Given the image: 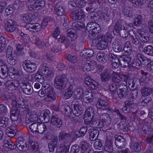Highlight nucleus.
<instances>
[{
  "label": "nucleus",
  "mask_w": 153,
  "mask_h": 153,
  "mask_svg": "<svg viewBox=\"0 0 153 153\" xmlns=\"http://www.w3.org/2000/svg\"><path fill=\"white\" fill-rule=\"evenodd\" d=\"M68 82L70 83L69 86L72 85L73 88L75 84L74 80L72 77H69L67 78L66 75L64 74L58 75L54 79V86L57 89L62 90L65 88Z\"/></svg>",
  "instance_id": "f257e3e1"
},
{
  "label": "nucleus",
  "mask_w": 153,
  "mask_h": 153,
  "mask_svg": "<svg viewBox=\"0 0 153 153\" xmlns=\"http://www.w3.org/2000/svg\"><path fill=\"white\" fill-rule=\"evenodd\" d=\"M16 145L10 140H5L4 141V146L9 149L13 150L16 147L20 151H25L28 149V144L24 138L19 137L16 141Z\"/></svg>",
  "instance_id": "f03ea898"
},
{
  "label": "nucleus",
  "mask_w": 153,
  "mask_h": 153,
  "mask_svg": "<svg viewBox=\"0 0 153 153\" xmlns=\"http://www.w3.org/2000/svg\"><path fill=\"white\" fill-rule=\"evenodd\" d=\"M21 17L25 23H27L25 26L27 30L32 32H36L40 30L41 25L38 23H31L33 19L28 14H21Z\"/></svg>",
  "instance_id": "7ed1b4c3"
},
{
  "label": "nucleus",
  "mask_w": 153,
  "mask_h": 153,
  "mask_svg": "<svg viewBox=\"0 0 153 153\" xmlns=\"http://www.w3.org/2000/svg\"><path fill=\"white\" fill-rule=\"evenodd\" d=\"M10 98L12 100L11 104L13 105V109L19 108H21L27 109L28 107V103L27 100L24 99L22 96H20L16 97L14 95L11 96Z\"/></svg>",
  "instance_id": "20e7f679"
},
{
  "label": "nucleus",
  "mask_w": 153,
  "mask_h": 153,
  "mask_svg": "<svg viewBox=\"0 0 153 153\" xmlns=\"http://www.w3.org/2000/svg\"><path fill=\"white\" fill-rule=\"evenodd\" d=\"M121 21L118 19L116 22L114 26L113 32L115 35H119L123 38H126L128 35V31L124 25L121 24Z\"/></svg>",
  "instance_id": "39448f33"
},
{
  "label": "nucleus",
  "mask_w": 153,
  "mask_h": 153,
  "mask_svg": "<svg viewBox=\"0 0 153 153\" xmlns=\"http://www.w3.org/2000/svg\"><path fill=\"white\" fill-rule=\"evenodd\" d=\"M41 74L47 76H53V71L49 69L48 68H39V70L35 76V79L36 81L41 84L43 83L45 81L44 78Z\"/></svg>",
  "instance_id": "423d86ee"
},
{
  "label": "nucleus",
  "mask_w": 153,
  "mask_h": 153,
  "mask_svg": "<svg viewBox=\"0 0 153 153\" xmlns=\"http://www.w3.org/2000/svg\"><path fill=\"white\" fill-rule=\"evenodd\" d=\"M101 109H98L97 112L100 116V120L97 125L100 128L103 127L105 125H108L111 123V119L110 116L107 113H101Z\"/></svg>",
  "instance_id": "0eeeda50"
},
{
  "label": "nucleus",
  "mask_w": 153,
  "mask_h": 153,
  "mask_svg": "<svg viewBox=\"0 0 153 153\" xmlns=\"http://www.w3.org/2000/svg\"><path fill=\"white\" fill-rule=\"evenodd\" d=\"M86 30L89 33L94 37L100 33L101 31L100 25L95 22H90L88 23L86 25Z\"/></svg>",
  "instance_id": "6e6552de"
},
{
  "label": "nucleus",
  "mask_w": 153,
  "mask_h": 153,
  "mask_svg": "<svg viewBox=\"0 0 153 153\" xmlns=\"http://www.w3.org/2000/svg\"><path fill=\"white\" fill-rule=\"evenodd\" d=\"M88 108L85 111L84 117L85 122L86 124H96L97 122L94 119L93 110L92 108Z\"/></svg>",
  "instance_id": "1a4fd4ad"
},
{
  "label": "nucleus",
  "mask_w": 153,
  "mask_h": 153,
  "mask_svg": "<svg viewBox=\"0 0 153 153\" xmlns=\"http://www.w3.org/2000/svg\"><path fill=\"white\" fill-rule=\"evenodd\" d=\"M72 19L76 20H81L85 16L83 10L81 8L74 10L70 15Z\"/></svg>",
  "instance_id": "9d476101"
},
{
  "label": "nucleus",
  "mask_w": 153,
  "mask_h": 153,
  "mask_svg": "<svg viewBox=\"0 0 153 153\" xmlns=\"http://www.w3.org/2000/svg\"><path fill=\"white\" fill-rule=\"evenodd\" d=\"M71 137L70 134L67 133L63 131H61L59 135V140H62L67 146H69L70 145V140Z\"/></svg>",
  "instance_id": "9b49d317"
},
{
  "label": "nucleus",
  "mask_w": 153,
  "mask_h": 153,
  "mask_svg": "<svg viewBox=\"0 0 153 153\" xmlns=\"http://www.w3.org/2000/svg\"><path fill=\"white\" fill-rule=\"evenodd\" d=\"M96 106L98 109H102L108 111H111L112 108V107L108 104L106 101L101 98L98 99Z\"/></svg>",
  "instance_id": "f8f14e48"
},
{
  "label": "nucleus",
  "mask_w": 153,
  "mask_h": 153,
  "mask_svg": "<svg viewBox=\"0 0 153 153\" xmlns=\"http://www.w3.org/2000/svg\"><path fill=\"white\" fill-rule=\"evenodd\" d=\"M5 24V28L6 31L12 33L16 29L15 25V22L11 19H5L4 20Z\"/></svg>",
  "instance_id": "ddd939ff"
},
{
  "label": "nucleus",
  "mask_w": 153,
  "mask_h": 153,
  "mask_svg": "<svg viewBox=\"0 0 153 153\" xmlns=\"http://www.w3.org/2000/svg\"><path fill=\"white\" fill-rule=\"evenodd\" d=\"M63 121L57 115L53 113L50 120V123L57 128H60L62 125Z\"/></svg>",
  "instance_id": "4468645a"
},
{
  "label": "nucleus",
  "mask_w": 153,
  "mask_h": 153,
  "mask_svg": "<svg viewBox=\"0 0 153 153\" xmlns=\"http://www.w3.org/2000/svg\"><path fill=\"white\" fill-rule=\"evenodd\" d=\"M4 85L9 90H16L19 85V82L18 81L7 79Z\"/></svg>",
  "instance_id": "2eb2a0df"
},
{
  "label": "nucleus",
  "mask_w": 153,
  "mask_h": 153,
  "mask_svg": "<svg viewBox=\"0 0 153 153\" xmlns=\"http://www.w3.org/2000/svg\"><path fill=\"white\" fill-rule=\"evenodd\" d=\"M71 105L73 106L72 110L73 114L76 117L80 116L82 113V109L81 108L79 102L78 101H76L75 102H72Z\"/></svg>",
  "instance_id": "dca6fc26"
},
{
  "label": "nucleus",
  "mask_w": 153,
  "mask_h": 153,
  "mask_svg": "<svg viewBox=\"0 0 153 153\" xmlns=\"http://www.w3.org/2000/svg\"><path fill=\"white\" fill-rule=\"evenodd\" d=\"M56 94L53 91L52 89H49L47 91L46 97L45 98V100L46 102H53L56 99Z\"/></svg>",
  "instance_id": "f3484780"
},
{
  "label": "nucleus",
  "mask_w": 153,
  "mask_h": 153,
  "mask_svg": "<svg viewBox=\"0 0 153 153\" xmlns=\"http://www.w3.org/2000/svg\"><path fill=\"white\" fill-rule=\"evenodd\" d=\"M97 3L101 4L99 3V0H90L89 5L86 8V10L88 12H93L95 11L98 7Z\"/></svg>",
  "instance_id": "a211bd4d"
},
{
  "label": "nucleus",
  "mask_w": 153,
  "mask_h": 153,
  "mask_svg": "<svg viewBox=\"0 0 153 153\" xmlns=\"http://www.w3.org/2000/svg\"><path fill=\"white\" fill-rule=\"evenodd\" d=\"M115 144L118 148H122L125 146L126 142L125 139L120 136H115Z\"/></svg>",
  "instance_id": "6ab92c4d"
},
{
  "label": "nucleus",
  "mask_w": 153,
  "mask_h": 153,
  "mask_svg": "<svg viewBox=\"0 0 153 153\" xmlns=\"http://www.w3.org/2000/svg\"><path fill=\"white\" fill-rule=\"evenodd\" d=\"M22 89L23 92L26 95H30L33 92V88L28 82L24 83L23 85L22 86Z\"/></svg>",
  "instance_id": "aec40b11"
},
{
  "label": "nucleus",
  "mask_w": 153,
  "mask_h": 153,
  "mask_svg": "<svg viewBox=\"0 0 153 153\" xmlns=\"http://www.w3.org/2000/svg\"><path fill=\"white\" fill-rule=\"evenodd\" d=\"M5 132L6 135L8 137H13L15 136L17 132V128L13 125H11L7 128L5 130Z\"/></svg>",
  "instance_id": "412c9836"
},
{
  "label": "nucleus",
  "mask_w": 153,
  "mask_h": 153,
  "mask_svg": "<svg viewBox=\"0 0 153 153\" xmlns=\"http://www.w3.org/2000/svg\"><path fill=\"white\" fill-rule=\"evenodd\" d=\"M119 97L121 99L126 97L129 94V90L127 86L125 85L123 88L117 91Z\"/></svg>",
  "instance_id": "4be33fe9"
},
{
  "label": "nucleus",
  "mask_w": 153,
  "mask_h": 153,
  "mask_svg": "<svg viewBox=\"0 0 153 153\" xmlns=\"http://www.w3.org/2000/svg\"><path fill=\"white\" fill-rule=\"evenodd\" d=\"M30 3L34 2L37 10H40L43 8L45 5L44 0H26Z\"/></svg>",
  "instance_id": "5701e85b"
},
{
  "label": "nucleus",
  "mask_w": 153,
  "mask_h": 153,
  "mask_svg": "<svg viewBox=\"0 0 153 153\" xmlns=\"http://www.w3.org/2000/svg\"><path fill=\"white\" fill-rule=\"evenodd\" d=\"M20 110L18 108H14L13 109L12 108V110L10 112V118L12 121H17L18 119L19 114Z\"/></svg>",
  "instance_id": "b1692460"
},
{
  "label": "nucleus",
  "mask_w": 153,
  "mask_h": 153,
  "mask_svg": "<svg viewBox=\"0 0 153 153\" xmlns=\"http://www.w3.org/2000/svg\"><path fill=\"white\" fill-rule=\"evenodd\" d=\"M89 138L91 141H95L97 138L99 134L98 130L94 129H90L88 131Z\"/></svg>",
  "instance_id": "393cba45"
},
{
  "label": "nucleus",
  "mask_w": 153,
  "mask_h": 153,
  "mask_svg": "<svg viewBox=\"0 0 153 153\" xmlns=\"http://www.w3.org/2000/svg\"><path fill=\"white\" fill-rule=\"evenodd\" d=\"M51 116L50 111L47 109L44 111L43 116H40L39 119L41 121H44V123H47L50 121Z\"/></svg>",
  "instance_id": "a878e982"
},
{
  "label": "nucleus",
  "mask_w": 153,
  "mask_h": 153,
  "mask_svg": "<svg viewBox=\"0 0 153 153\" xmlns=\"http://www.w3.org/2000/svg\"><path fill=\"white\" fill-rule=\"evenodd\" d=\"M84 89L82 88H76L73 92L74 99H79L82 98L84 96Z\"/></svg>",
  "instance_id": "bb28decb"
},
{
  "label": "nucleus",
  "mask_w": 153,
  "mask_h": 153,
  "mask_svg": "<svg viewBox=\"0 0 153 153\" xmlns=\"http://www.w3.org/2000/svg\"><path fill=\"white\" fill-rule=\"evenodd\" d=\"M38 128H37V132H36V134H37L38 135L39 134H45V132L48 130L47 126L44 124L39 123V124H38Z\"/></svg>",
  "instance_id": "cd10ccee"
},
{
  "label": "nucleus",
  "mask_w": 153,
  "mask_h": 153,
  "mask_svg": "<svg viewBox=\"0 0 153 153\" xmlns=\"http://www.w3.org/2000/svg\"><path fill=\"white\" fill-rule=\"evenodd\" d=\"M80 55L86 59L91 57L94 55V52L91 49H87L82 50L80 53Z\"/></svg>",
  "instance_id": "c85d7f7f"
},
{
  "label": "nucleus",
  "mask_w": 153,
  "mask_h": 153,
  "mask_svg": "<svg viewBox=\"0 0 153 153\" xmlns=\"http://www.w3.org/2000/svg\"><path fill=\"white\" fill-rule=\"evenodd\" d=\"M72 39H69L68 38H66L64 36H60L58 38V41L61 43H63L66 48L69 47L72 44Z\"/></svg>",
  "instance_id": "c756f323"
},
{
  "label": "nucleus",
  "mask_w": 153,
  "mask_h": 153,
  "mask_svg": "<svg viewBox=\"0 0 153 153\" xmlns=\"http://www.w3.org/2000/svg\"><path fill=\"white\" fill-rule=\"evenodd\" d=\"M125 105H126L130 109V111L132 112L137 111V105L136 103H134V101L131 100H128L125 102Z\"/></svg>",
  "instance_id": "7c9ffc66"
},
{
  "label": "nucleus",
  "mask_w": 153,
  "mask_h": 153,
  "mask_svg": "<svg viewBox=\"0 0 153 153\" xmlns=\"http://www.w3.org/2000/svg\"><path fill=\"white\" fill-rule=\"evenodd\" d=\"M129 34L131 37L132 43L136 45L139 44V40L137 38L135 32L133 30H130L128 31Z\"/></svg>",
  "instance_id": "2f4dec72"
},
{
  "label": "nucleus",
  "mask_w": 153,
  "mask_h": 153,
  "mask_svg": "<svg viewBox=\"0 0 153 153\" xmlns=\"http://www.w3.org/2000/svg\"><path fill=\"white\" fill-rule=\"evenodd\" d=\"M58 138L55 136L52 141L49 144L48 147L49 151L51 152H53L57 146L58 144Z\"/></svg>",
  "instance_id": "473e14b6"
},
{
  "label": "nucleus",
  "mask_w": 153,
  "mask_h": 153,
  "mask_svg": "<svg viewBox=\"0 0 153 153\" xmlns=\"http://www.w3.org/2000/svg\"><path fill=\"white\" fill-rule=\"evenodd\" d=\"M121 10L125 16H127L128 17H130L132 16V13L130 11V8L127 4H125L122 6Z\"/></svg>",
  "instance_id": "72a5a7b5"
},
{
  "label": "nucleus",
  "mask_w": 153,
  "mask_h": 153,
  "mask_svg": "<svg viewBox=\"0 0 153 153\" xmlns=\"http://www.w3.org/2000/svg\"><path fill=\"white\" fill-rule=\"evenodd\" d=\"M28 148L29 147L33 151L36 152L38 150L39 146L38 143L36 141L30 140L28 142Z\"/></svg>",
  "instance_id": "f704fd0d"
},
{
  "label": "nucleus",
  "mask_w": 153,
  "mask_h": 153,
  "mask_svg": "<svg viewBox=\"0 0 153 153\" xmlns=\"http://www.w3.org/2000/svg\"><path fill=\"white\" fill-rule=\"evenodd\" d=\"M117 127L120 130V131L123 132L122 133H126L128 130L127 124L126 122L121 121L117 125Z\"/></svg>",
  "instance_id": "c9c22d12"
},
{
  "label": "nucleus",
  "mask_w": 153,
  "mask_h": 153,
  "mask_svg": "<svg viewBox=\"0 0 153 153\" xmlns=\"http://www.w3.org/2000/svg\"><path fill=\"white\" fill-rule=\"evenodd\" d=\"M72 27L74 28L73 29L79 30L81 28H84L85 27V25L82 22L76 21L72 23Z\"/></svg>",
  "instance_id": "e433bc0d"
},
{
  "label": "nucleus",
  "mask_w": 153,
  "mask_h": 153,
  "mask_svg": "<svg viewBox=\"0 0 153 153\" xmlns=\"http://www.w3.org/2000/svg\"><path fill=\"white\" fill-rule=\"evenodd\" d=\"M113 75L112 76V80L114 82L118 83L123 80V76L117 72L113 71Z\"/></svg>",
  "instance_id": "4c0bfd02"
},
{
  "label": "nucleus",
  "mask_w": 153,
  "mask_h": 153,
  "mask_svg": "<svg viewBox=\"0 0 153 153\" xmlns=\"http://www.w3.org/2000/svg\"><path fill=\"white\" fill-rule=\"evenodd\" d=\"M99 42H98L97 45V49L100 50H102L106 49L108 46V43L105 41L103 39L99 40L100 38H98Z\"/></svg>",
  "instance_id": "58836bf2"
},
{
  "label": "nucleus",
  "mask_w": 153,
  "mask_h": 153,
  "mask_svg": "<svg viewBox=\"0 0 153 153\" xmlns=\"http://www.w3.org/2000/svg\"><path fill=\"white\" fill-rule=\"evenodd\" d=\"M68 37L72 39V40L74 41L76 38V32L75 29H68L67 30Z\"/></svg>",
  "instance_id": "ea45409f"
},
{
  "label": "nucleus",
  "mask_w": 153,
  "mask_h": 153,
  "mask_svg": "<svg viewBox=\"0 0 153 153\" xmlns=\"http://www.w3.org/2000/svg\"><path fill=\"white\" fill-rule=\"evenodd\" d=\"M153 91L152 89L150 87H144L142 89L141 92L142 96H146L151 94Z\"/></svg>",
  "instance_id": "a19ab883"
},
{
  "label": "nucleus",
  "mask_w": 153,
  "mask_h": 153,
  "mask_svg": "<svg viewBox=\"0 0 153 153\" xmlns=\"http://www.w3.org/2000/svg\"><path fill=\"white\" fill-rule=\"evenodd\" d=\"M100 76L101 81L102 82H107L110 80L111 79V73L107 71L104 73H102Z\"/></svg>",
  "instance_id": "79ce46f5"
},
{
  "label": "nucleus",
  "mask_w": 153,
  "mask_h": 153,
  "mask_svg": "<svg viewBox=\"0 0 153 153\" xmlns=\"http://www.w3.org/2000/svg\"><path fill=\"white\" fill-rule=\"evenodd\" d=\"M104 150L105 151L109 153H111L113 151L112 143L111 141H108L105 143Z\"/></svg>",
  "instance_id": "37998d69"
},
{
  "label": "nucleus",
  "mask_w": 153,
  "mask_h": 153,
  "mask_svg": "<svg viewBox=\"0 0 153 153\" xmlns=\"http://www.w3.org/2000/svg\"><path fill=\"white\" fill-rule=\"evenodd\" d=\"M9 119L7 117H0V127L5 128L9 126Z\"/></svg>",
  "instance_id": "c03bdc74"
},
{
  "label": "nucleus",
  "mask_w": 153,
  "mask_h": 153,
  "mask_svg": "<svg viewBox=\"0 0 153 153\" xmlns=\"http://www.w3.org/2000/svg\"><path fill=\"white\" fill-rule=\"evenodd\" d=\"M143 51L146 55L153 56V47L151 45H149L144 48Z\"/></svg>",
  "instance_id": "a18cd8bd"
},
{
  "label": "nucleus",
  "mask_w": 153,
  "mask_h": 153,
  "mask_svg": "<svg viewBox=\"0 0 153 153\" xmlns=\"http://www.w3.org/2000/svg\"><path fill=\"white\" fill-rule=\"evenodd\" d=\"M106 56L105 55L104 53L103 52H100L97 53V58L98 61L102 63H105L106 62Z\"/></svg>",
  "instance_id": "49530a36"
},
{
  "label": "nucleus",
  "mask_w": 153,
  "mask_h": 153,
  "mask_svg": "<svg viewBox=\"0 0 153 153\" xmlns=\"http://www.w3.org/2000/svg\"><path fill=\"white\" fill-rule=\"evenodd\" d=\"M8 108L7 105L3 104H0V115L5 116L8 113Z\"/></svg>",
  "instance_id": "de8ad7c7"
},
{
  "label": "nucleus",
  "mask_w": 153,
  "mask_h": 153,
  "mask_svg": "<svg viewBox=\"0 0 153 153\" xmlns=\"http://www.w3.org/2000/svg\"><path fill=\"white\" fill-rule=\"evenodd\" d=\"M72 86H69V87L65 90L64 96L66 99H68L72 97L73 92L72 91Z\"/></svg>",
  "instance_id": "09e8293b"
},
{
  "label": "nucleus",
  "mask_w": 153,
  "mask_h": 153,
  "mask_svg": "<svg viewBox=\"0 0 153 153\" xmlns=\"http://www.w3.org/2000/svg\"><path fill=\"white\" fill-rule=\"evenodd\" d=\"M134 80L133 79H130L128 82V88L131 90L134 89H138V87L137 86V85H136Z\"/></svg>",
  "instance_id": "8fccbe9b"
},
{
  "label": "nucleus",
  "mask_w": 153,
  "mask_h": 153,
  "mask_svg": "<svg viewBox=\"0 0 153 153\" xmlns=\"http://www.w3.org/2000/svg\"><path fill=\"white\" fill-rule=\"evenodd\" d=\"M113 38L111 31H108L105 33L103 39L108 43L111 42Z\"/></svg>",
  "instance_id": "3c124183"
},
{
  "label": "nucleus",
  "mask_w": 153,
  "mask_h": 153,
  "mask_svg": "<svg viewBox=\"0 0 153 153\" xmlns=\"http://www.w3.org/2000/svg\"><path fill=\"white\" fill-rule=\"evenodd\" d=\"M81 144V153H88V152L91 149L88 147L85 143L82 142Z\"/></svg>",
  "instance_id": "603ef678"
},
{
  "label": "nucleus",
  "mask_w": 153,
  "mask_h": 153,
  "mask_svg": "<svg viewBox=\"0 0 153 153\" xmlns=\"http://www.w3.org/2000/svg\"><path fill=\"white\" fill-rule=\"evenodd\" d=\"M137 90L135 89L131 90V91L129 96V99L130 100H129L133 101L137 98L138 94Z\"/></svg>",
  "instance_id": "864d4df0"
},
{
  "label": "nucleus",
  "mask_w": 153,
  "mask_h": 153,
  "mask_svg": "<svg viewBox=\"0 0 153 153\" xmlns=\"http://www.w3.org/2000/svg\"><path fill=\"white\" fill-rule=\"evenodd\" d=\"M38 124H39V122H35L29 126L30 130L33 134H36L37 128H38Z\"/></svg>",
  "instance_id": "5fc2aeb1"
},
{
  "label": "nucleus",
  "mask_w": 153,
  "mask_h": 153,
  "mask_svg": "<svg viewBox=\"0 0 153 153\" xmlns=\"http://www.w3.org/2000/svg\"><path fill=\"white\" fill-rule=\"evenodd\" d=\"M55 10L56 14L59 16H62L63 15L64 12V8L62 6H59L57 7L56 6Z\"/></svg>",
  "instance_id": "6e6d98bb"
},
{
  "label": "nucleus",
  "mask_w": 153,
  "mask_h": 153,
  "mask_svg": "<svg viewBox=\"0 0 153 153\" xmlns=\"http://www.w3.org/2000/svg\"><path fill=\"white\" fill-rule=\"evenodd\" d=\"M129 56L125 54L120 56V57L123 59L122 60L123 62H125L127 63V65H124V67H129V63L131 60V58L129 57Z\"/></svg>",
  "instance_id": "4d7b16f0"
},
{
  "label": "nucleus",
  "mask_w": 153,
  "mask_h": 153,
  "mask_svg": "<svg viewBox=\"0 0 153 153\" xmlns=\"http://www.w3.org/2000/svg\"><path fill=\"white\" fill-rule=\"evenodd\" d=\"M83 67H88L89 66L96 67L97 66V63L93 61L87 60L86 61H84L83 62Z\"/></svg>",
  "instance_id": "13d9d810"
},
{
  "label": "nucleus",
  "mask_w": 153,
  "mask_h": 153,
  "mask_svg": "<svg viewBox=\"0 0 153 153\" xmlns=\"http://www.w3.org/2000/svg\"><path fill=\"white\" fill-rule=\"evenodd\" d=\"M30 66L36 67V64L35 62H31L30 60H25L23 63V67H30Z\"/></svg>",
  "instance_id": "bf43d9fd"
},
{
  "label": "nucleus",
  "mask_w": 153,
  "mask_h": 153,
  "mask_svg": "<svg viewBox=\"0 0 153 153\" xmlns=\"http://www.w3.org/2000/svg\"><path fill=\"white\" fill-rule=\"evenodd\" d=\"M94 146L96 149H99L100 150L102 149L103 148L101 141L99 139H97L95 140Z\"/></svg>",
  "instance_id": "052dcab7"
},
{
  "label": "nucleus",
  "mask_w": 153,
  "mask_h": 153,
  "mask_svg": "<svg viewBox=\"0 0 153 153\" xmlns=\"http://www.w3.org/2000/svg\"><path fill=\"white\" fill-rule=\"evenodd\" d=\"M112 48L114 51L115 52H119L122 51L123 48L121 45L116 42L113 43Z\"/></svg>",
  "instance_id": "680f3d73"
},
{
  "label": "nucleus",
  "mask_w": 153,
  "mask_h": 153,
  "mask_svg": "<svg viewBox=\"0 0 153 153\" xmlns=\"http://www.w3.org/2000/svg\"><path fill=\"white\" fill-rule=\"evenodd\" d=\"M80 149V147L78 145H73L71 147L70 153H79Z\"/></svg>",
  "instance_id": "e2e57ef3"
},
{
  "label": "nucleus",
  "mask_w": 153,
  "mask_h": 153,
  "mask_svg": "<svg viewBox=\"0 0 153 153\" xmlns=\"http://www.w3.org/2000/svg\"><path fill=\"white\" fill-rule=\"evenodd\" d=\"M65 57L66 59H67L69 61L71 62L72 63H75L76 62L75 56L71 55H66L65 56Z\"/></svg>",
  "instance_id": "0e129e2a"
},
{
  "label": "nucleus",
  "mask_w": 153,
  "mask_h": 153,
  "mask_svg": "<svg viewBox=\"0 0 153 153\" xmlns=\"http://www.w3.org/2000/svg\"><path fill=\"white\" fill-rule=\"evenodd\" d=\"M142 17L141 15H138L135 19L134 23L135 25L137 26L140 25L141 23Z\"/></svg>",
  "instance_id": "69168bd1"
},
{
  "label": "nucleus",
  "mask_w": 153,
  "mask_h": 153,
  "mask_svg": "<svg viewBox=\"0 0 153 153\" xmlns=\"http://www.w3.org/2000/svg\"><path fill=\"white\" fill-rule=\"evenodd\" d=\"M88 130V128L86 126H84L81 127L79 131V134H80L81 137L84 136Z\"/></svg>",
  "instance_id": "338daca9"
},
{
  "label": "nucleus",
  "mask_w": 153,
  "mask_h": 153,
  "mask_svg": "<svg viewBox=\"0 0 153 153\" xmlns=\"http://www.w3.org/2000/svg\"><path fill=\"white\" fill-rule=\"evenodd\" d=\"M90 83L88 86L89 87L91 88L92 90L96 89L97 88L98 83L95 81L93 80Z\"/></svg>",
  "instance_id": "774afa93"
}]
</instances>
